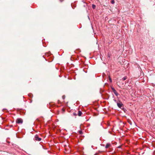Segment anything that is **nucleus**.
Masks as SVG:
<instances>
[{"label": "nucleus", "instance_id": "obj_1", "mask_svg": "<svg viewBox=\"0 0 155 155\" xmlns=\"http://www.w3.org/2000/svg\"><path fill=\"white\" fill-rule=\"evenodd\" d=\"M34 139V140L38 141H40L41 140V139L40 138H39L37 135H36L35 136Z\"/></svg>", "mask_w": 155, "mask_h": 155}, {"label": "nucleus", "instance_id": "obj_2", "mask_svg": "<svg viewBox=\"0 0 155 155\" xmlns=\"http://www.w3.org/2000/svg\"><path fill=\"white\" fill-rule=\"evenodd\" d=\"M117 105L118 107L121 109H122V108H123V105L121 102H117Z\"/></svg>", "mask_w": 155, "mask_h": 155}, {"label": "nucleus", "instance_id": "obj_3", "mask_svg": "<svg viewBox=\"0 0 155 155\" xmlns=\"http://www.w3.org/2000/svg\"><path fill=\"white\" fill-rule=\"evenodd\" d=\"M16 122L18 124H22L23 123V120L21 118H18L16 120Z\"/></svg>", "mask_w": 155, "mask_h": 155}, {"label": "nucleus", "instance_id": "obj_4", "mask_svg": "<svg viewBox=\"0 0 155 155\" xmlns=\"http://www.w3.org/2000/svg\"><path fill=\"white\" fill-rule=\"evenodd\" d=\"M111 89L112 91H113V92H114V93L115 94V95H116V96H117L118 94V93L117 92V91H116V90H115V89H114V88L113 87H111Z\"/></svg>", "mask_w": 155, "mask_h": 155}, {"label": "nucleus", "instance_id": "obj_5", "mask_svg": "<svg viewBox=\"0 0 155 155\" xmlns=\"http://www.w3.org/2000/svg\"><path fill=\"white\" fill-rule=\"evenodd\" d=\"M111 146V144L109 143H107L105 147L107 149L110 147Z\"/></svg>", "mask_w": 155, "mask_h": 155}, {"label": "nucleus", "instance_id": "obj_6", "mask_svg": "<svg viewBox=\"0 0 155 155\" xmlns=\"http://www.w3.org/2000/svg\"><path fill=\"white\" fill-rule=\"evenodd\" d=\"M82 114V113L81 111H78V115L79 116H81V115Z\"/></svg>", "mask_w": 155, "mask_h": 155}, {"label": "nucleus", "instance_id": "obj_7", "mask_svg": "<svg viewBox=\"0 0 155 155\" xmlns=\"http://www.w3.org/2000/svg\"><path fill=\"white\" fill-rule=\"evenodd\" d=\"M92 8L93 9H94L96 8V6L94 5L93 4L92 5Z\"/></svg>", "mask_w": 155, "mask_h": 155}, {"label": "nucleus", "instance_id": "obj_8", "mask_svg": "<svg viewBox=\"0 0 155 155\" xmlns=\"http://www.w3.org/2000/svg\"><path fill=\"white\" fill-rule=\"evenodd\" d=\"M127 77H124L123 78L122 80L123 81H124V80H126L127 79Z\"/></svg>", "mask_w": 155, "mask_h": 155}, {"label": "nucleus", "instance_id": "obj_9", "mask_svg": "<svg viewBox=\"0 0 155 155\" xmlns=\"http://www.w3.org/2000/svg\"><path fill=\"white\" fill-rule=\"evenodd\" d=\"M109 79L110 82H112V80L111 78H110V76H109Z\"/></svg>", "mask_w": 155, "mask_h": 155}, {"label": "nucleus", "instance_id": "obj_10", "mask_svg": "<svg viewBox=\"0 0 155 155\" xmlns=\"http://www.w3.org/2000/svg\"><path fill=\"white\" fill-rule=\"evenodd\" d=\"M111 3L112 4H114V0H112L111 1Z\"/></svg>", "mask_w": 155, "mask_h": 155}, {"label": "nucleus", "instance_id": "obj_11", "mask_svg": "<svg viewBox=\"0 0 155 155\" xmlns=\"http://www.w3.org/2000/svg\"><path fill=\"white\" fill-rule=\"evenodd\" d=\"M81 131H80V134H81Z\"/></svg>", "mask_w": 155, "mask_h": 155}]
</instances>
